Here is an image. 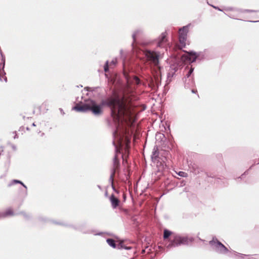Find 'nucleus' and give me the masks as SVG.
<instances>
[{
	"label": "nucleus",
	"mask_w": 259,
	"mask_h": 259,
	"mask_svg": "<svg viewBox=\"0 0 259 259\" xmlns=\"http://www.w3.org/2000/svg\"><path fill=\"white\" fill-rule=\"evenodd\" d=\"M107 106L111 109V115L115 122H119L129 120L131 111L123 98L110 97L102 101L100 104H97L95 101L89 100L82 105H77L73 109L78 112L91 111L95 115L102 113L103 106Z\"/></svg>",
	"instance_id": "obj_1"
},
{
	"label": "nucleus",
	"mask_w": 259,
	"mask_h": 259,
	"mask_svg": "<svg viewBox=\"0 0 259 259\" xmlns=\"http://www.w3.org/2000/svg\"><path fill=\"white\" fill-rule=\"evenodd\" d=\"M189 239L186 237H182L178 235H172L170 243L166 247L170 249L172 247L179 246L181 245L187 244L189 243Z\"/></svg>",
	"instance_id": "obj_2"
},
{
	"label": "nucleus",
	"mask_w": 259,
	"mask_h": 259,
	"mask_svg": "<svg viewBox=\"0 0 259 259\" xmlns=\"http://www.w3.org/2000/svg\"><path fill=\"white\" fill-rule=\"evenodd\" d=\"M145 55L148 61H150L154 66H158L159 60L162 58L159 52L147 50Z\"/></svg>",
	"instance_id": "obj_3"
},
{
	"label": "nucleus",
	"mask_w": 259,
	"mask_h": 259,
	"mask_svg": "<svg viewBox=\"0 0 259 259\" xmlns=\"http://www.w3.org/2000/svg\"><path fill=\"white\" fill-rule=\"evenodd\" d=\"M209 244L213 247L217 251L221 253H225L228 251L227 248L216 238H213L212 240L210 241Z\"/></svg>",
	"instance_id": "obj_4"
},
{
	"label": "nucleus",
	"mask_w": 259,
	"mask_h": 259,
	"mask_svg": "<svg viewBox=\"0 0 259 259\" xmlns=\"http://www.w3.org/2000/svg\"><path fill=\"white\" fill-rule=\"evenodd\" d=\"M189 25L190 24L185 26L179 29V41L182 48L185 47L186 46Z\"/></svg>",
	"instance_id": "obj_5"
},
{
	"label": "nucleus",
	"mask_w": 259,
	"mask_h": 259,
	"mask_svg": "<svg viewBox=\"0 0 259 259\" xmlns=\"http://www.w3.org/2000/svg\"><path fill=\"white\" fill-rule=\"evenodd\" d=\"M197 58V56L196 55V53L192 51L187 52L186 54L183 55L182 56V59L183 61H187L189 63L194 62L195 61Z\"/></svg>",
	"instance_id": "obj_6"
},
{
	"label": "nucleus",
	"mask_w": 259,
	"mask_h": 259,
	"mask_svg": "<svg viewBox=\"0 0 259 259\" xmlns=\"http://www.w3.org/2000/svg\"><path fill=\"white\" fill-rule=\"evenodd\" d=\"M119 166V161L117 157L116 154L114 156L113 158V168L111 169V174L110 177V181L111 182L112 185L113 186V178L115 175V170Z\"/></svg>",
	"instance_id": "obj_7"
},
{
	"label": "nucleus",
	"mask_w": 259,
	"mask_h": 259,
	"mask_svg": "<svg viewBox=\"0 0 259 259\" xmlns=\"http://www.w3.org/2000/svg\"><path fill=\"white\" fill-rule=\"evenodd\" d=\"M166 32L161 33L160 36L159 37V38L158 39L157 45V47H160V48H163V47H165L166 41H167V39L166 38Z\"/></svg>",
	"instance_id": "obj_8"
},
{
	"label": "nucleus",
	"mask_w": 259,
	"mask_h": 259,
	"mask_svg": "<svg viewBox=\"0 0 259 259\" xmlns=\"http://www.w3.org/2000/svg\"><path fill=\"white\" fill-rule=\"evenodd\" d=\"M107 242L108 244L113 248H117L118 249L125 248L126 249H130L131 247H124L122 243H119L117 245L115 244V241L112 239H107Z\"/></svg>",
	"instance_id": "obj_9"
},
{
	"label": "nucleus",
	"mask_w": 259,
	"mask_h": 259,
	"mask_svg": "<svg viewBox=\"0 0 259 259\" xmlns=\"http://www.w3.org/2000/svg\"><path fill=\"white\" fill-rule=\"evenodd\" d=\"M109 199L113 208H115L119 205V200L113 194L110 196Z\"/></svg>",
	"instance_id": "obj_10"
},
{
	"label": "nucleus",
	"mask_w": 259,
	"mask_h": 259,
	"mask_svg": "<svg viewBox=\"0 0 259 259\" xmlns=\"http://www.w3.org/2000/svg\"><path fill=\"white\" fill-rule=\"evenodd\" d=\"M191 73H190V72H188V73L187 74V77L185 78V88H189L190 86H192L194 84V81L193 80H191L190 79H188V78L191 75Z\"/></svg>",
	"instance_id": "obj_11"
},
{
	"label": "nucleus",
	"mask_w": 259,
	"mask_h": 259,
	"mask_svg": "<svg viewBox=\"0 0 259 259\" xmlns=\"http://www.w3.org/2000/svg\"><path fill=\"white\" fill-rule=\"evenodd\" d=\"M191 73H190V72H188V73L187 74V77L185 78V88H189L190 86H192L194 84V81L193 80H191L190 79H188V78L191 75Z\"/></svg>",
	"instance_id": "obj_12"
},
{
	"label": "nucleus",
	"mask_w": 259,
	"mask_h": 259,
	"mask_svg": "<svg viewBox=\"0 0 259 259\" xmlns=\"http://www.w3.org/2000/svg\"><path fill=\"white\" fill-rule=\"evenodd\" d=\"M159 152L157 147L155 146L153 149L151 158L153 160H156L158 157Z\"/></svg>",
	"instance_id": "obj_13"
},
{
	"label": "nucleus",
	"mask_w": 259,
	"mask_h": 259,
	"mask_svg": "<svg viewBox=\"0 0 259 259\" xmlns=\"http://www.w3.org/2000/svg\"><path fill=\"white\" fill-rule=\"evenodd\" d=\"M172 235L174 234L171 231L167 229H165L164 230L163 238L164 239L168 238L169 236L171 235L172 236Z\"/></svg>",
	"instance_id": "obj_14"
},
{
	"label": "nucleus",
	"mask_w": 259,
	"mask_h": 259,
	"mask_svg": "<svg viewBox=\"0 0 259 259\" xmlns=\"http://www.w3.org/2000/svg\"><path fill=\"white\" fill-rule=\"evenodd\" d=\"M16 183H18V184H21L25 189H27V187L26 186L20 181H19V180H14L11 184H9V186H11V185H13V184H16Z\"/></svg>",
	"instance_id": "obj_15"
},
{
	"label": "nucleus",
	"mask_w": 259,
	"mask_h": 259,
	"mask_svg": "<svg viewBox=\"0 0 259 259\" xmlns=\"http://www.w3.org/2000/svg\"><path fill=\"white\" fill-rule=\"evenodd\" d=\"M133 82L137 84H138L140 83V80L139 78L137 76H134L133 78Z\"/></svg>",
	"instance_id": "obj_16"
},
{
	"label": "nucleus",
	"mask_w": 259,
	"mask_h": 259,
	"mask_svg": "<svg viewBox=\"0 0 259 259\" xmlns=\"http://www.w3.org/2000/svg\"><path fill=\"white\" fill-rule=\"evenodd\" d=\"M178 175L182 177H186L187 176V173L184 171H179Z\"/></svg>",
	"instance_id": "obj_17"
},
{
	"label": "nucleus",
	"mask_w": 259,
	"mask_h": 259,
	"mask_svg": "<svg viewBox=\"0 0 259 259\" xmlns=\"http://www.w3.org/2000/svg\"><path fill=\"white\" fill-rule=\"evenodd\" d=\"M5 73H4V71L1 74V78H2V81L4 80L5 81H7V79L6 76H5Z\"/></svg>",
	"instance_id": "obj_18"
},
{
	"label": "nucleus",
	"mask_w": 259,
	"mask_h": 259,
	"mask_svg": "<svg viewBox=\"0 0 259 259\" xmlns=\"http://www.w3.org/2000/svg\"><path fill=\"white\" fill-rule=\"evenodd\" d=\"M104 71L107 72L108 71V61H107L104 65Z\"/></svg>",
	"instance_id": "obj_19"
},
{
	"label": "nucleus",
	"mask_w": 259,
	"mask_h": 259,
	"mask_svg": "<svg viewBox=\"0 0 259 259\" xmlns=\"http://www.w3.org/2000/svg\"><path fill=\"white\" fill-rule=\"evenodd\" d=\"M13 214V212L12 209H8L6 211V215H12Z\"/></svg>",
	"instance_id": "obj_20"
},
{
	"label": "nucleus",
	"mask_w": 259,
	"mask_h": 259,
	"mask_svg": "<svg viewBox=\"0 0 259 259\" xmlns=\"http://www.w3.org/2000/svg\"><path fill=\"white\" fill-rule=\"evenodd\" d=\"M139 32V31H137L136 32H135L133 34V38L134 39V40L135 41V39H136V35H137V34Z\"/></svg>",
	"instance_id": "obj_21"
},
{
	"label": "nucleus",
	"mask_w": 259,
	"mask_h": 259,
	"mask_svg": "<svg viewBox=\"0 0 259 259\" xmlns=\"http://www.w3.org/2000/svg\"><path fill=\"white\" fill-rule=\"evenodd\" d=\"M117 62L116 59L113 60L110 63V65H115Z\"/></svg>",
	"instance_id": "obj_22"
},
{
	"label": "nucleus",
	"mask_w": 259,
	"mask_h": 259,
	"mask_svg": "<svg viewBox=\"0 0 259 259\" xmlns=\"http://www.w3.org/2000/svg\"><path fill=\"white\" fill-rule=\"evenodd\" d=\"M212 7H213L214 9H217V10H219V11H222V10L221 9H220L219 7H215V6H212Z\"/></svg>",
	"instance_id": "obj_23"
},
{
	"label": "nucleus",
	"mask_w": 259,
	"mask_h": 259,
	"mask_svg": "<svg viewBox=\"0 0 259 259\" xmlns=\"http://www.w3.org/2000/svg\"><path fill=\"white\" fill-rule=\"evenodd\" d=\"M193 70H194V69H193V68H191L190 69V70L189 71V72H190V73H192L193 72Z\"/></svg>",
	"instance_id": "obj_24"
},
{
	"label": "nucleus",
	"mask_w": 259,
	"mask_h": 259,
	"mask_svg": "<svg viewBox=\"0 0 259 259\" xmlns=\"http://www.w3.org/2000/svg\"><path fill=\"white\" fill-rule=\"evenodd\" d=\"M197 92V91H195L194 90H192V92L193 93H195Z\"/></svg>",
	"instance_id": "obj_25"
},
{
	"label": "nucleus",
	"mask_w": 259,
	"mask_h": 259,
	"mask_svg": "<svg viewBox=\"0 0 259 259\" xmlns=\"http://www.w3.org/2000/svg\"><path fill=\"white\" fill-rule=\"evenodd\" d=\"M245 12H250V11L251 12V11H250V10H245ZM252 11H251V12H252Z\"/></svg>",
	"instance_id": "obj_26"
},
{
	"label": "nucleus",
	"mask_w": 259,
	"mask_h": 259,
	"mask_svg": "<svg viewBox=\"0 0 259 259\" xmlns=\"http://www.w3.org/2000/svg\"><path fill=\"white\" fill-rule=\"evenodd\" d=\"M18 138L17 135V134H16L15 137H14V139H16V138Z\"/></svg>",
	"instance_id": "obj_27"
},
{
	"label": "nucleus",
	"mask_w": 259,
	"mask_h": 259,
	"mask_svg": "<svg viewBox=\"0 0 259 259\" xmlns=\"http://www.w3.org/2000/svg\"><path fill=\"white\" fill-rule=\"evenodd\" d=\"M115 151H116V152L117 153V148L116 146H115Z\"/></svg>",
	"instance_id": "obj_28"
},
{
	"label": "nucleus",
	"mask_w": 259,
	"mask_h": 259,
	"mask_svg": "<svg viewBox=\"0 0 259 259\" xmlns=\"http://www.w3.org/2000/svg\"><path fill=\"white\" fill-rule=\"evenodd\" d=\"M113 135H114V136H115V132H114V133H113Z\"/></svg>",
	"instance_id": "obj_29"
},
{
	"label": "nucleus",
	"mask_w": 259,
	"mask_h": 259,
	"mask_svg": "<svg viewBox=\"0 0 259 259\" xmlns=\"http://www.w3.org/2000/svg\"><path fill=\"white\" fill-rule=\"evenodd\" d=\"M33 126H35V124H34V123H33Z\"/></svg>",
	"instance_id": "obj_30"
},
{
	"label": "nucleus",
	"mask_w": 259,
	"mask_h": 259,
	"mask_svg": "<svg viewBox=\"0 0 259 259\" xmlns=\"http://www.w3.org/2000/svg\"><path fill=\"white\" fill-rule=\"evenodd\" d=\"M253 22H256V21H253Z\"/></svg>",
	"instance_id": "obj_31"
}]
</instances>
